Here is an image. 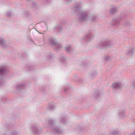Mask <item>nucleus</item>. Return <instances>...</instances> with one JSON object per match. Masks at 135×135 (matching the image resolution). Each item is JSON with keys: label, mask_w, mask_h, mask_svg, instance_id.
I'll use <instances>...</instances> for the list:
<instances>
[{"label": "nucleus", "mask_w": 135, "mask_h": 135, "mask_svg": "<svg viewBox=\"0 0 135 135\" xmlns=\"http://www.w3.org/2000/svg\"><path fill=\"white\" fill-rule=\"evenodd\" d=\"M94 36H92L90 33L86 34L84 37V39L86 40L89 41Z\"/></svg>", "instance_id": "nucleus-7"}, {"label": "nucleus", "mask_w": 135, "mask_h": 135, "mask_svg": "<svg viewBox=\"0 0 135 135\" xmlns=\"http://www.w3.org/2000/svg\"><path fill=\"white\" fill-rule=\"evenodd\" d=\"M133 49H131L129 50L127 53V55H132L133 53Z\"/></svg>", "instance_id": "nucleus-12"}, {"label": "nucleus", "mask_w": 135, "mask_h": 135, "mask_svg": "<svg viewBox=\"0 0 135 135\" xmlns=\"http://www.w3.org/2000/svg\"><path fill=\"white\" fill-rule=\"evenodd\" d=\"M66 59L64 57H61L60 59V61L62 63L65 62Z\"/></svg>", "instance_id": "nucleus-14"}, {"label": "nucleus", "mask_w": 135, "mask_h": 135, "mask_svg": "<svg viewBox=\"0 0 135 135\" xmlns=\"http://www.w3.org/2000/svg\"><path fill=\"white\" fill-rule=\"evenodd\" d=\"M88 14L87 12H84L80 13L79 16V21L82 22L86 20L87 18Z\"/></svg>", "instance_id": "nucleus-5"}, {"label": "nucleus", "mask_w": 135, "mask_h": 135, "mask_svg": "<svg viewBox=\"0 0 135 135\" xmlns=\"http://www.w3.org/2000/svg\"><path fill=\"white\" fill-rule=\"evenodd\" d=\"M118 10V8L115 6H112L111 9L110 10V12L111 14H113L116 13Z\"/></svg>", "instance_id": "nucleus-9"}, {"label": "nucleus", "mask_w": 135, "mask_h": 135, "mask_svg": "<svg viewBox=\"0 0 135 135\" xmlns=\"http://www.w3.org/2000/svg\"><path fill=\"white\" fill-rule=\"evenodd\" d=\"M12 15V13L9 11H8L6 13V15L8 17H10Z\"/></svg>", "instance_id": "nucleus-17"}, {"label": "nucleus", "mask_w": 135, "mask_h": 135, "mask_svg": "<svg viewBox=\"0 0 135 135\" xmlns=\"http://www.w3.org/2000/svg\"><path fill=\"white\" fill-rule=\"evenodd\" d=\"M27 0L28 1H30V0Z\"/></svg>", "instance_id": "nucleus-32"}, {"label": "nucleus", "mask_w": 135, "mask_h": 135, "mask_svg": "<svg viewBox=\"0 0 135 135\" xmlns=\"http://www.w3.org/2000/svg\"><path fill=\"white\" fill-rule=\"evenodd\" d=\"M128 135H135V131L133 133H131Z\"/></svg>", "instance_id": "nucleus-27"}, {"label": "nucleus", "mask_w": 135, "mask_h": 135, "mask_svg": "<svg viewBox=\"0 0 135 135\" xmlns=\"http://www.w3.org/2000/svg\"><path fill=\"white\" fill-rule=\"evenodd\" d=\"M25 86V85L24 84H19L17 88H23Z\"/></svg>", "instance_id": "nucleus-18"}, {"label": "nucleus", "mask_w": 135, "mask_h": 135, "mask_svg": "<svg viewBox=\"0 0 135 135\" xmlns=\"http://www.w3.org/2000/svg\"><path fill=\"white\" fill-rule=\"evenodd\" d=\"M122 17L121 16L113 18L112 21V25L114 26L118 25L120 23Z\"/></svg>", "instance_id": "nucleus-3"}, {"label": "nucleus", "mask_w": 135, "mask_h": 135, "mask_svg": "<svg viewBox=\"0 0 135 135\" xmlns=\"http://www.w3.org/2000/svg\"><path fill=\"white\" fill-rule=\"evenodd\" d=\"M54 131L56 133H59L60 132V130L57 128H56L54 129Z\"/></svg>", "instance_id": "nucleus-16"}, {"label": "nucleus", "mask_w": 135, "mask_h": 135, "mask_svg": "<svg viewBox=\"0 0 135 135\" xmlns=\"http://www.w3.org/2000/svg\"><path fill=\"white\" fill-rule=\"evenodd\" d=\"M54 108V107L53 105L52 104H49L48 109L50 110H53Z\"/></svg>", "instance_id": "nucleus-15"}, {"label": "nucleus", "mask_w": 135, "mask_h": 135, "mask_svg": "<svg viewBox=\"0 0 135 135\" xmlns=\"http://www.w3.org/2000/svg\"><path fill=\"white\" fill-rule=\"evenodd\" d=\"M118 133V132L117 131H114L113 133H112L114 135H117V134Z\"/></svg>", "instance_id": "nucleus-24"}, {"label": "nucleus", "mask_w": 135, "mask_h": 135, "mask_svg": "<svg viewBox=\"0 0 135 135\" xmlns=\"http://www.w3.org/2000/svg\"><path fill=\"white\" fill-rule=\"evenodd\" d=\"M133 87L135 88V84H134V85H133Z\"/></svg>", "instance_id": "nucleus-31"}, {"label": "nucleus", "mask_w": 135, "mask_h": 135, "mask_svg": "<svg viewBox=\"0 0 135 135\" xmlns=\"http://www.w3.org/2000/svg\"><path fill=\"white\" fill-rule=\"evenodd\" d=\"M49 41L51 45L55 46L58 49H60L62 47V46L61 44L57 43L56 41L54 38H50Z\"/></svg>", "instance_id": "nucleus-4"}, {"label": "nucleus", "mask_w": 135, "mask_h": 135, "mask_svg": "<svg viewBox=\"0 0 135 135\" xmlns=\"http://www.w3.org/2000/svg\"><path fill=\"white\" fill-rule=\"evenodd\" d=\"M53 123V120L52 119L49 120V124H52Z\"/></svg>", "instance_id": "nucleus-23"}, {"label": "nucleus", "mask_w": 135, "mask_h": 135, "mask_svg": "<svg viewBox=\"0 0 135 135\" xmlns=\"http://www.w3.org/2000/svg\"><path fill=\"white\" fill-rule=\"evenodd\" d=\"M68 3L70 2L72 0H66Z\"/></svg>", "instance_id": "nucleus-28"}, {"label": "nucleus", "mask_w": 135, "mask_h": 135, "mask_svg": "<svg viewBox=\"0 0 135 135\" xmlns=\"http://www.w3.org/2000/svg\"><path fill=\"white\" fill-rule=\"evenodd\" d=\"M61 122L63 124L65 123V120L64 118H61L60 119Z\"/></svg>", "instance_id": "nucleus-22"}, {"label": "nucleus", "mask_w": 135, "mask_h": 135, "mask_svg": "<svg viewBox=\"0 0 135 135\" xmlns=\"http://www.w3.org/2000/svg\"><path fill=\"white\" fill-rule=\"evenodd\" d=\"M62 28V27L60 25L57 26L54 28V29L58 30L59 31L61 30Z\"/></svg>", "instance_id": "nucleus-13"}, {"label": "nucleus", "mask_w": 135, "mask_h": 135, "mask_svg": "<svg viewBox=\"0 0 135 135\" xmlns=\"http://www.w3.org/2000/svg\"><path fill=\"white\" fill-rule=\"evenodd\" d=\"M112 88L114 89H119L122 87V85L120 82H117L113 83L112 85Z\"/></svg>", "instance_id": "nucleus-6"}, {"label": "nucleus", "mask_w": 135, "mask_h": 135, "mask_svg": "<svg viewBox=\"0 0 135 135\" xmlns=\"http://www.w3.org/2000/svg\"><path fill=\"white\" fill-rule=\"evenodd\" d=\"M104 58L105 60H108L109 59V57L108 56H106Z\"/></svg>", "instance_id": "nucleus-26"}, {"label": "nucleus", "mask_w": 135, "mask_h": 135, "mask_svg": "<svg viewBox=\"0 0 135 135\" xmlns=\"http://www.w3.org/2000/svg\"><path fill=\"white\" fill-rule=\"evenodd\" d=\"M0 45L4 48L7 46L6 45V41L3 38H0Z\"/></svg>", "instance_id": "nucleus-8"}, {"label": "nucleus", "mask_w": 135, "mask_h": 135, "mask_svg": "<svg viewBox=\"0 0 135 135\" xmlns=\"http://www.w3.org/2000/svg\"><path fill=\"white\" fill-rule=\"evenodd\" d=\"M130 24V23L129 21H127L125 23V26H128Z\"/></svg>", "instance_id": "nucleus-25"}, {"label": "nucleus", "mask_w": 135, "mask_h": 135, "mask_svg": "<svg viewBox=\"0 0 135 135\" xmlns=\"http://www.w3.org/2000/svg\"><path fill=\"white\" fill-rule=\"evenodd\" d=\"M114 45V43L112 41L106 40L99 42L97 45V47L99 48L107 47Z\"/></svg>", "instance_id": "nucleus-2"}, {"label": "nucleus", "mask_w": 135, "mask_h": 135, "mask_svg": "<svg viewBox=\"0 0 135 135\" xmlns=\"http://www.w3.org/2000/svg\"><path fill=\"white\" fill-rule=\"evenodd\" d=\"M32 130L34 133H37L38 132V129L35 126H33L32 127Z\"/></svg>", "instance_id": "nucleus-11"}, {"label": "nucleus", "mask_w": 135, "mask_h": 135, "mask_svg": "<svg viewBox=\"0 0 135 135\" xmlns=\"http://www.w3.org/2000/svg\"><path fill=\"white\" fill-rule=\"evenodd\" d=\"M8 71L5 66L3 65L0 66V86L2 85L4 83L3 76L7 74Z\"/></svg>", "instance_id": "nucleus-1"}, {"label": "nucleus", "mask_w": 135, "mask_h": 135, "mask_svg": "<svg viewBox=\"0 0 135 135\" xmlns=\"http://www.w3.org/2000/svg\"><path fill=\"white\" fill-rule=\"evenodd\" d=\"M64 90H65V91H66L67 90V89H65Z\"/></svg>", "instance_id": "nucleus-30"}, {"label": "nucleus", "mask_w": 135, "mask_h": 135, "mask_svg": "<svg viewBox=\"0 0 135 135\" xmlns=\"http://www.w3.org/2000/svg\"><path fill=\"white\" fill-rule=\"evenodd\" d=\"M65 49L67 52H69L71 49V46L69 45H67L65 47Z\"/></svg>", "instance_id": "nucleus-10"}, {"label": "nucleus", "mask_w": 135, "mask_h": 135, "mask_svg": "<svg viewBox=\"0 0 135 135\" xmlns=\"http://www.w3.org/2000/svg\"><path fill=\"white\" fill-rule=\"evenodd\" d=\"M90 20L92 21H94L96 20V18L95 16H93L92 17L90 18Z\"/></svg>", "instance_id": "nucleus-21"}, {"label": "nucleus", "mask_w": 135, "mask_h": 135, "mask_svg": "<svg viewBox=\"0 0 135 135\" xmlns=\"http://www.w3.org/2000/svg\"><path fill=\"white\" fill-rule=\"evenodd\" d=\"M80 7V6H75L74 7L73 9L74 10L76 11L79 9Z\"/></svg>", "instance_id": "nucleus-20"}, {"label": "nucleus", "mask_w": 135, "mask_h": 135, "mask_svg": "<svg viewBox=\"0 0 135 135\" xmlns=\"http://www.w3.org/2000/svg\"><path fill=\"white\" fill-rule=\"evenodd\" d=\"M119 115L122 118L124 117V112H121L119 113Z\"/></svg>", "instance_id": "nucleus-19"}, {"label": "nucleus", "mask_w": 135, "mask_h": 135, "mask_svg": "<svg viewBox=\"0 0 135 135\" xmlns=\"http://www.w3.org/2000/svg\"><path fill=\"white\" fill-rule=\"evenodd\" d=\"M33 3V5L35 6V5H36V3Z\"/></svg>", "instance_id": "nucleus-29"}]
</instances>
